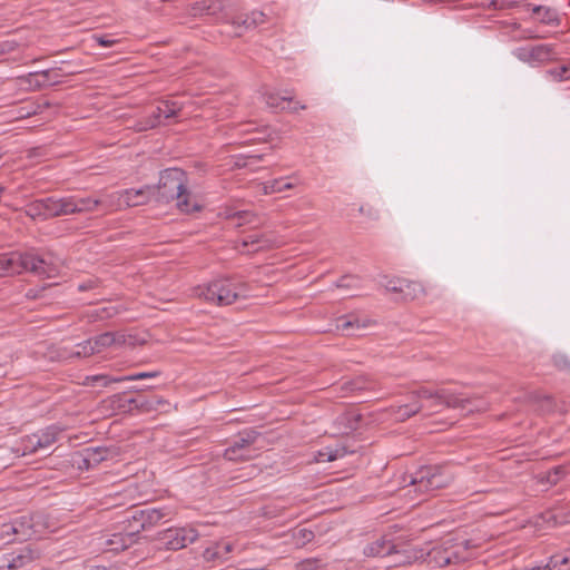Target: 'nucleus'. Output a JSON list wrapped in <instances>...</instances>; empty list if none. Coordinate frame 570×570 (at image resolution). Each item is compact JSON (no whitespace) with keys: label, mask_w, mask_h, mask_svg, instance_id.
I'll list each match as a JSON object with an SVG mask.
<instances>
[{"label":"nucleus","mask_w":570,"mask_h":570,"mask_svg":"<svg viewBox=\"0 0 570 570\" xmlns=\"http://www.w3.org/2000/svg\"><path fill=\"white\" fill-rule=\"evenodd\" d=\"M62 432V429L58 425H50L43 430L36 432L37 440L41 443V450L49 448L57 440L59 434Z\"/></svg>","instance_id":"obj_26"},{"label":"nucleus","mask_w":570,"mask_h":570,"mask_svg":"<svg viewBox=\"0 0 570 570\" xmlns=\"http://www.w3.org/2000/svg\"><path fill=\"white\" fill-rule=\"evenodd\" d=\"M158 107L159 112H161L165 118H173L181 111L183 104L175 100H163Z\"/></svg>","instance_id":"obj_33"},{"label":"nucleus","mask_w":570,"mask_h":570,"mask_svg":"<svg viewBox=\"0 0 570 570\" xmlns=\"http://www.w3.org/2000/svg\"><path fill=\"white\" fill-rule=\"evenodd\" d=\"M429 557L431 561H434L440 567H446L452 563V557H456L454 553H450L448 550L433 549Z\"/></svg>","instance_id":"obj_35"},{"label":"nucleus","mask_w":570,"mask_h":570,"mask_svg":"<svg viewBox=\"0 0 570 570\" xmlns=\"http://www.w3.org/2000/svg\"><path fill=\"white\" fill-rule=\"evenodd\" d=\"M198 532L194 528H170L159 533V540L168 550H179L197 540Z\"/></svg>","instance_id":"obj_10"},{"label":"nucleus","mask_w":570,"mask_h":570,"mask_svg":"<svg viewBox=\"0 0 570 570\" xmlns=\"http://www.w3.org/2000/svg\"><path fill=\"white\" fill-rule=\"evenodd\" d=\"M169 514L167 509L146 508L134 510L135 521L140 522V529L150 530Z\"/></svg>","instance_id":"obj_15"},{"label":"nucleus","mask_w":570,"mask_h":570,"mask_svg":"<svg viewBox=\"0 0 570 570\" xmlns=\"http://www.w3.org/2000/svg\"><path fill=\"white\" fill-rule=\"evenodd\" d=\"M14 528L11 530L16 531V535L19 540H28L36 531L33 530V517L24 514L12 520Z\"/></svg>","instance_id":"obj_22"},{"label":"nucleus","mask_w":570,"mask_h":570,"mask_svg":"<svg viewBox=\"0 0 570 570\" xmlns=\"http://www.w3.org/2000/svg\"><path fill=\"white\" fill-rule=\"evenodd\" d=\"M411 395L414 399L436 400L450 409H466L468 406L473 405L470 411L485 410V406L474 404L479 400L478 397H462L460 394L453 393L446 389L431 390L426 386H420L412 391Z\"/></svg>","instance_id":"obj_5"},{"label":"nucleus","mask_w":570,"mask_h":570,"mask_svg":"<svg viewBox=\"0 0 570 570\" xmlns=\"http://www.w3.org/2000/svg\"><path fill=\"white\" fill-rule=\"evenodd\" d=\"M233 548L234 547L230 542H216L204 550L203 558L207 562L225 561L228 554L233 551Z\"/></svg>","instance_id":"obj_21"},{"label":"nucleus","mask_w":570,"mask_h":570,"mask_svg":"<svg viewBox=\"0 0 570 570\" xmlns=\"http://www.w3.org/2000/svg\"><path fill=\"white\" fill-rule=\"evenodd\" d=\"M305 109H306V106H305V105L296 104V105L291 109V111H292V112H296L297 110H305Z\"/></svg>","instance_id":"obj_64"},{"label":"nucleus","mask_w":570,"mask_h":570,"mask_svg":"<svg viewBox=\"0 0 570 570\" xmlns=\"http://www.w3.org/2000/svg\"><path fill=\"white\" fill-rule=\"evenodd\" d=\"M361 421L362 414L355 412H345L336 417L335 424L338 426L340 432L348 433L357 430Z\"/></svg>","instance_id":"obj_23"},{"label":"nucleus","mask_w":570,"mask_h":570,"mask_svg":"<svg viewBox=\"0 0 570 570\" xmlns=\"http://www.w3.org/2000/svg\"><path fill=\"white\" fill-rule=\"evenodd\" d=\"M94 39L102 47H111L117 42V40L110 39L108 36H94Z\"/></svg>","instance_id":"obj_55"},{"label":"nucleus","mask_w":570,"mask_h":570,"mask_svg":"<svg viewBox=\"0 0 570 570\" xmlns=\"http://www.w3.org/2000/svg\"><path fill=\"white\" fill-rule=\"evenodd\" d=\"M363 553L366 557L372 558L393 557L394 560L391 561V566L410 563L412 559L416 558V556L407 554L406 550L400 549L397 544H395L392 540L386 539L385 537H382L366 544L363 549Z\"/></svg>","instance_id":"obj_6"},{"label":"nucleus","mask_w":570,"mask_h":570,"mask_svg":"<svg viewBox=\"0 0 570 570\" xmlns=\"http://www.w3.org/2000/svg\"><path fill=\"white\" fill-rule=\"evenodd\" d=\"M261 438L255 429H246L238 433L234 442L225 450L224 458L228 461H248L255 456L250 445Z\"/></svg>","instance_id":"obj_8"},{"label":"nucleus","mask_w":570,"mask_h":570,"mask_svg":"<svg viewBox=\"0 0 570 570\" xmlns=\"http://www.w3.org/2000/svg\"><path fill=\"white\" fill-rule=\"evenodd\" d=\"M107 448H86L72 455V464L81 470H89L108 459Z\"/></svg>","instance_id":"obj_12"},{"label":"nucleus","mask_w":570,"mask_h":570,"mask_svg":"<svg viewBox=\"0 0 570 570\" xmlns=\"http://www.w3.org/2000/svg\"><path fill=\"white\" fill-rule=\"evenodd\" d=\"M336 327H337V330H340L342 332H346L347 334L353 335L354 334L352 332L353 330L363 328V327H365V324L361 323L357 317H353L352 320H347V318L343 317V318L338 320Z\"/></svg>","instance_id":"obj_40"},{"label":"nucleus","mask_w":570,"mask_h":570,"mask_svg":"<svg viewBox=\"0 0 570 570\" xmlns=\"http://www.w3.org/2000/svg\"><path fill=\"white\" fill-rule=\"evenodd\" d=\"M283 101H292V97H278L275 94L265 95V102L269 108L284 109V107L281 106Z\"/></svg>","instance_id":"obj_48"},{"label":"nucleus","mask_w":570,"mask_h":570,"mask_svg":"<svg viewBox=\"0 0 570 570\" xmlns=\"http://www.w3.org/2000/svg\"><path fill=\"white\" fill-rule=\"evenodd\" d=\"M21 450L22 455L32 454L41 450V443H39L35 433L21 439Z\"/></svg>","instance_id":"obj_37"},{"label":"nucleus","mask_w":570,"mask_h":570,"mask_svg":"<svg viewBox=\"0 0 570 570\" xmlns=\"http://www.w3.org/2000/svg\"><path fill=\"white\" fill-rule=\"evenodd\" d=\"M452 475L446 473L441 465L420 468L410 476V484L420 493L433 492L450 484Z\"/></svg>","instance_id":"obj_4"},{"label":"nucleus","mask_w":570,"mask_h":570,"mask_svg":"<svg viewBox=\"0 0 570 570\" xmlns=\"http://www.w3.org/2000/svg\"><path fill=\"white\" fill-rule=\"evenodd\" d=\"M295 537L297 538L298 541H301L303 544H305L306 542H309L313 540L314 533H313V531H311L308 529H299L295 533Z\"/></svg>","instance_id":"obj_52"},{"label":"nucleus","mask_w":570,"mask_h":570,"mask_svg":"<svg viewBox=\"0 0 570 570\" xmlns=\"http://www.w3.org/2000/svg\"><path fill=\"white\" fill-rule=\"evenodd\" d=\"M291 188H293V184L286 183L283 179H274L265 184L266 193H282Z\"/></svg>","instance_id":"obj_45"},{"label":"nucleus","mask_w":570,"mask_h":570,"mask_svg":"<svg viewBox=\"0 0 570 570\" xmlns=\"http://www.w3.org/2000/svg\"><path fill=\"white\" fill-rule=\"evenodd\" d=\"M186 173L179 168H167L160 173L159 183L155 187V200L158 203H170L177 200V207L183 213L200 210L198 204H191L189 191L186 187Z\"/></svg>","instance_id":"obj_2"},{"label":"nucleus","mask_w":570,"mask_h":570,"mask_svg":"<svg viewBox=\"0 0 570 570\" xmlns=\"http://www.w3.org/2000/svg\"><path fill=\"white\" fill-rule=\"evenodd\" d=\"M343 387L350 391L373 390L374 382L366 376H358L350 382H346Z\"/></svg>","instance_id":"obj_34"},{"label":"nucleus","mask_w":570,"mask_h":570,"mask_svg":"<svg viewBox=\"0 0 570 570\" xmlns=\"http://www.w3.org/2000/svg\"><path fill=\"white\" fill-rule=\"evenodd\" d=\"M161 117H164V116L161 112H159V107L157 106V108L153 111V114L150 116H148L144 120H140L139 122H137V125L135 126V129L137 131H145V130L155 128L160 124Z\"/></svg>","instance_id":"obj_32"},{"label":"nucleus","mask_w":570,"mask_h":570,"mask_svg":"<svg viewBox=\"0 0 570 570\" xmlns=\"http://www.w3.org/2000/svg\"><path fill=\"white\" fill-rule=\"evenodd\" d=\"M548 73L558 81L570 79V66H560L548 70Z\"/></svg>","instance_id":"obj_47"},{"label":"nucleus","mask_w":570,"mask_h":570,"mask_svg":"<svg viewBox=\"0 0 570 570\" xmlns=\"http://www.w3.org/2000/svg\"><path fill=\"white\" fill-rule=\"evenodd\" d=\"M356 281H357V278L355 276L345 275V276H342L337 281L336 287L337 288H353V287H355L354 283Z\"/></svg>","instance_id":"obj_51"},{"label":"nucleus","mask_w":570,"mask_h":570,"mask_svg":"<svg viewBox=\"0 0 570 570\" xmlns=\"http://www.w3.org/2000/svg\"><path fill=\"white\" fill-rule=\"evenodd\" d=\"M543 570H570V558L560 554L552 556Z\"/></svg>","instance_id":"obj_38"},{"label":"nucleus","mask_w":570,"mask_h":570,"mask_svg":"<svg viewBox=\"0 0 570 570\" xmlns=\"http://www.w3.org/2000/svg\"><path fill=\"white\" fill-rule=\"evenodd\" d=\"M91 287H92L91 283H82V284L79 285L78 288H79V291L83 292V291H87V289H89Z\"/></svg>","instance_id":"obj_63"},{"label":"nucleus","mask_w":570,"mask_h":570,"mask_svg":"<svg viewBox=\"0 0 570 570\" xmlns=\"http://www.w3.org/2000/svg\"><path fill=\"white\" fill-rule=\"evenodd\" d=\"M46 289L45 286H42L41 288L37 289V288H30L27 293H26V297L27 298H30V299H36L38 297H40V293H42L43 291Z\"/></svg>","instance_id":"obj_56"},{"label":"nucleus","mask_w":570,"mask_h":570,"mask_svg":"<svg viewBox=\"0 0 570 570\" xmlns=\"http://www.w3.org/2000/svg\"><path fill=\"white\" fill-rule=\"evenodd\" d=\"M440 405H443V403H440V402H438L436 400H432V403H431L430 407L433 410V412H439V409H438V407H439Z\"/></svg>","instance_id":"obj_61"},{"label":"nucleus","mask_w":570,"mask_h":570,"mask_svg":"<svg viewBox=\"0 0 570 570\" xmlns=\"http://www.w3.org/2000/svg\"><path fill=\"white\" fill-rule=\"evenodd\" d=\"M127 525L125 527L126 533L125 535H117L116 539H119L121 542L120 548L127 549L131 547L138 540V534L141 531H146V529H140V522L135 521L134 511L130 512V515L125 521Z\"/></svg>","instance_id":"obj_20"},{"label":"nucleus","mask_w":570,"mask_h":570,"mask_svg":"<svg viewBox=\"0 0 570 570\" xmlns=\"http://www.w3.org/2000/svg\"><path fill=\"white\" fill-rule=\"evenodd\" d=\"M155 187L146 185L139 189H126L108 195L109 207L124 209L147 204L155 199Z\"/></svg>","instance_id":"obj_7"},{"label":"nucleus","mask_w":570,"mask_h":570,"mask_svg":"<svg viewBox=\"0 0 570 570\" xmlns=\"http://www.w3.org/2000/svg\"><path fill=\"white\" fill-rule=\"evenodd\" d=\"M235 6V0H200L194 3L191 10L196 14L217 16Z\"/></svg>","instance_id":"obj_16"},{"label":"nucleus","mask_w":570,"mask_h":570,"mask_svg":"<svg viewBox=\"0 0 570 570\" xmlns=\"http://www.w3.org/2000/svg\"><path fill=\"white\" fill-rule=\"evenodd\" d=\"M553 365L559 370L570 374V358L564 353H556L552 356Z\"/></svg>","instance_id":"obj_46"},{"label":"nucleus","mask_w":570,"mask_h":570,"mask_svg":"<svg viewBox=\"0 0 570 570\" xmlns=\"http://www.w3.org/2000/svg\"><path fill=\"white\" fill-rule=\"evenodd\" d=\"M247 292V284L236 283L229 278H222L210 282L205 287L198 288L197 295L218 306H227L240 298H246Z\"/></svg>","instance_id":"obj_3"},{"label":"nucleus","mask_w":570,"mask_h":570,"mask_svg":"<svg viewBox=\"0 0 570 570\" xmlns=\"http://www.w3.org/2000/svg\"><path fill=\"white\" fill-rule=\"evenodd\" d=\"M28 215L31 217H42L43 219H47V208L45 206V198L37 199L30 205H28Z\"/></svg>","instance_id":"obj_43"},{"label":"nucleus","mask_w":570,"mask_h":570,"mask_svg":"<svg viewBox=\"0 0 570 570\" xmlns=\"http://www.w3.org/2000/svg\"><path fill=\"white\" fill-rule=\"evenodd\" d=\"M29 272L41 278H52L59 274L58 265L36 250L0 254V278Z\"/></svg>","instance_id":"obj_1"},{"label":"nucleus","mask_w":570,"mask_h":570,"mask_svg":"<svg viewBox=\"0 0 570 570\" xmlns=\"http://www.w3.org/2000/svg\"><path fill=\"white\" fill-rule=\"evenodd\" d=\"M529 403L535 405V410L542 413L551 412L554 409L553 399L550 395H542L537 392L527 395Z\"/></svg>","instance_id":"obj_27"},{"label":"nucleus","mask_w":570,"mask_h":570,"mask_svg":"<svg viewBox=\"0 0 570 570\" xmlns=\"http://www.w3.org/2000/svg\"><path fill=\"white\" fill-rule=\"evenodd\" d=\"M246 159H248V160H262L263 159V154L248 155V156H246Z\"/></svg>","instance_id":"obj_62"},{"label":"nucleus","mask_w":570,"mask_h":570,"mask_svg":"<svg viewBox=\"0 0 570 570\" xmlns=\"http://www.w3.org/2000/svg\"><path fill=\"white\" fill-rule=\"evenodd\" d=\"M230 218L235 222L237 226H242L245 224H253L256 220L255 214L248 212V210H240L234 213Z\"/></svg>","instance_id":"obj_44"},{"label":"nucleus","mask_w":570,"mask_h":570,"mask_svg":"<svg viewBox=\"0 0 570 570\" xmlns=\"http://www.w3.org/2000/svg\"><path fill=\"white\" fill-rule=\"evenodd\" d=\"M11 528H14L12 521L10 523L2 524V527L0 528V538L2 540H6L7 542L12 541V539L10 537L16 535V531L11 530Z\"/></svg>","instance_id":"obj_50"},{"label":"nucleus","mask_w":570,"mask_h":570,"mask_svg":"<svg viewBox=\"0 0 570 570\" xmlns=\"http://www.w3.org/2000/svg\"><path fill=\"white\" fill-rule=\"evenodd\" d=\"M533 14L538 16L540 22L544 24H558V13L554 9L544 7V6H535L532 9Z\"/></svg>","instance_id":"obj_28"},{"label":"nucleus","mask_w":570,"mask_h":570,"mask_svg":"<svg viewBox=\"0 0 570 570\" xmlns=\"http://www.w3.org/2000/svg\"><path fill=\"white\" fill-rule=\"evenodd\" d=\"M420 399H416L415 401L400 405L397 407H392V412L395 415L396 420L399 421H405L417 413H420L424 406L422 403L419 402Z\"/></svg>","instance_id":"obj_25"},{"label":"nucleus","mask_w":570,"mask_h":570,"mask_svg":"<svg viewBox=\"0 0 570 570\" xmlns=\"http://www.w3.org/2000/svg\"><path fill=\"white\" fill-rule=\"evenodd\" d=\"M66 73L61 72V69H47L39 72L29 73L28 80L35 88H42L48 85H56L59 82V78Z\"/></svg>","instance_id":"obj_18"},{"label":"nucleus","mask_w":570,"mask_h":570,"mask_svg":"<svg viewBox=\"0 0 570 570\" xmlns=\"http://www.w3.org/2000/svg\"><path fill=\"white\" fill-rule=\"evenodd\" d=\"M36 558L35 551L30 547H24L19 553L7 558V563H2L0 570H18L31 563Z\"/></svg>","instance_id":"obj_19"},{"label":"nucleus","mask_w":570,"mask_h":570,"mask_svg":"<svg viewBox=\"0 0 570 570\" xmlns=\"http://www.w3.org/2000/svg\"><path fill=\"white\" fill-rule=\"evenodd\" d=\"M160 375L159 371H153V372H139L131 375L121 376V382L124 381H138V380H145V379H154L158 377Z\"/></svg>","instance_id":"obj_49"},{"label":"nucleus","mask_w":570,"mask_h":570,"mask_svg":"<svg viewBox=\"0 0 570 570\" xmlns=\"http://www.w3.org/2000/svg\"><path fill=\"white\" fill-rule=\"evenodd\" d=\"M140 400L138 399H128L127 397V405H129V412H131L134 409L139 407Z\"/></svg>","instance_id":"obj_58"},{"label":"nucleus","mask_w":570,"mask_h":570,"mask_svg":"<svg viewBox=\"0 0 570 570\" xmlns=\"http://www.w3.org/2000/svg\"><path fill=\"white\" fill-rule=\"evenodd\" d=\"M76 351H72L69 355L70 358L73 357H88L97 353V348L94 347L92 341L89 338L76 346Z\"/></svg>","instance_id":"obj_36"},{"label":"nucleus","mask_w":570,"mask_h":570,"mask_svg":"<svg viewBox=\"0 0 570 570\" xmlns=\"http://www.w3.org/2000/svg\"><path fill=\"white\" fill-rule=\"evenodd\" d=\"M121 382L120 377H111L107 374H97L86 376L83 380V385L86 386H108L111 383Z\"/></svg>","instance_id":"obj_31"},{"label":"nucleus","mask_w":570,"mask_h":570,"mask_svg":"<svg viewBox=\"0 0 570 570\" xmlns=\"http://www.w3.org/2000/svg\"><path fill=\"white\" fill-rule=\"evenodd\" d=\"M554 53L551 45H537L519 47L512 51V55L522 62H546L551 59Z\"/></svg>","instance_id":"obj_11"},{"label":"nucleus","mask_w":570,"mask_h":570,"mask_svg":"<svg viewBox=\"0 0 570 570\" xmlns=\"http://www.w3.org/2000/svg\"><path fill=\"white\" fill-rule=\"evenodd\" d=\"M240 245L243 247V249H239L242 253L245 252V248L249 253L278 247L281 242L276 240L272 234L253 233L245 236Z\"/></svg>","instance_id":"obj_14"},{"label":"nucleus","mask_w":570,"mask_h":570,"mask_svg":"<svg viewBox=\"0 0 570 570\" xmlns=\"http://www.w3.org/2000/svg\"><path fill=\"white\" fill-rule=\"evenodd\" d=\"M45 206L48 218L72 215V210H75V207H71L69 196L62 198L47 197L45 198Z\"/></svg>","instance_id":"obj_17"},{"label":"nucleus","mask_w":570,"mask_h":570,"mask_svg":"<svg viewBox=\"0 0 570 570\" xmlns=\"http://www.w3.org/2000/svg\"><path fill=\"white\" fill-rule=\"evenodd\" d=\"M90 340L92 341L94 347L97 348V353H100L102 350L114 346L115 344V338L111 336V332L102 333Z\"/></svg>","instance_id":"obj_42"},{"label":"nucleus","mask_w":570,"mask_h":570,"mask_svg":"<svg viewBox=\"0 0 570 570\" xmlns=\"http://www.w3.org/2000/svg\"><path fill=\"white\" fill-rule=\"evenodd\" d=\"M386 282H381V285L387 291L395 294H401L403 301H414L425 294V288L420 282L410 281L405 278H387Z\"/></svg>","instance_id":"obj_9"},{"label":"nucleus","mask_w":570,"mask_h":570,"mask_svg":"<svg viewBox=\"0 0 570 570\" xmlns=\"http://www.w3.org/2000/svg\"><path fill=\"white\" fill-rule=\"evenodd\" d=\"M118 313L117 308L111 307H104L100 311H97V317L100 320L110 318L115 316Z\"/></svg>","instance_id":"obj_53"},{"label":"nucleus","mask_w":570,"mask_h":570,"mask_svg":"<svg viewBox=\"0 0 570 570\" xmlns=\"http://www.w3.org/2000/svg\"><path fill=\"white\" fill-rule=\"evenodd\" d=\"M117 535H125L124 533H117V534H114L111 539L108 540V544L111 546L112 550H122L120 548V544L121 542L119 541V539H116Z\"/></svg>","instance_id":"obj_57"},{"label":"nucleus","mask_w":570,"mask_h":570,"mask_svg":"<svg viewBox=\"0 0 570 570\" xmlns=\"http://www.w3.org/2000/svg\"><path fill=\"white\" fill-rule=\"evenodd\" d=\"M564 475V469L562 466H554L553 469L541 474L540 481L550 485L557 484Z\"/></svg>","instance_id":"obj_39"},{"label":"nucleus","mask_w":570,"mask_h":570,"mask_svg":"<svg viewBox=\"0 0 570 570\" xmlns=\"http://www.w3.org/2000/svg\"><path fill=\"white\" fill-rule=\"evenodd\" d=\"M151 401H155V406H157V410L159 409V406L168 404L167 401L157 396L151 397Z\"/></svg>","instance_id":"obj_59"},{"label":"nucleus","mask_w":570,"mask_h":570,"mask_svg":"<svg viewBox=\"0 0 570 570\" xmlns=\"http://www.w3.org/2000/svg\"><path fill=\"white\" fill-rule=\"evenodd\" d=\"M345 450L344 449H325L323 451H320L316 455V462L318 463H325V462H332L337 460L338 458L344 456Z\"/></svg>","instance_id":"obj_41"},{"label":"nucleus","mask_w":570,"mask_h":570,"mask_svg":"<svg viewBox=\"0 0 570 570\" xmlns=\"http://www.w3.org/2000/svg\"><path fill=\"white\" fill-rule=\"evenodd\" d=\"M71 207H75V210H72V214H80V213H90L97 209L101 204L102 200L99 198H92V197H78V196H69Z\"/></svg>","instance_id":"obj_24"},{"label":"nucleus","mask_w":570,"mask_h":570,"mask_svg":"<svg viewBox=\"0 0 570 570\" xmlns=\"http://www.w3.org/2000/svg\"><path fill=\"white\" fill-rule=\"evenodd\" d=\"M111 336L115 338L114 346H130L141 345L145 343L144 340H139L136 335L125 332H111Z\"/></svg>","instance_id":"obj_29"},{"label":"nucleus","mask_w":570,"mask_h":570,"mask_svg":"<svg viewBox=\"0 0 570 570\" xmlns=\"http://www.w3.org/2000/svg\"><path fill=\"white\" fill-rule=\"evenodd\" d=\"M550 519H553L554 523L567 522V520L564 518H561L559 514H552Z\"/></svg>","instance_id":"obj_60"},{"label":"nucleus","mask_w":570,"mask_h":570,"mask_svg":"<svg viewBox=\"0 0 570 570\" xmlns=\"http://www.w3.org/2000/svg\"><path fill=\"white\" fill-rule=\"evenodd\" d=\"M138 410L141 412H151L157 411V406H155V401H151V399L140 400Z\"/></svg>","instance_id":"obj_54"},{"label":"nucleus","mask_w":570,"mask_h":570,"mask_svg":"<svg viewBox=\"0 0 570 570\" xmlns=\"http://www.w3.org/2000/svg\"><path fill=\"white\" fill-rule=\"evenodd\" d=\"M265 13L258 10L240 14L232 20L230 27L234 30L229 33L234 37H240L244 30L254 29L263 24L265 22Z\"/></svg>","instance_id":"obj_13"},{"label":"nucleus","mask_w":570,"mask_h":570,"mask_svg":"<svg viewBox=\"0 0 570 570\" xmlns=\"http://www.w3.org/2000/svg\"><path fill=\"white\" fill-rule=\"evenodd\" d=\"M104 404L111 411L129 412V405H127V394L117 393L104 401Z\"/></svg>","instance_id":"obj_30"}]
</instances>
